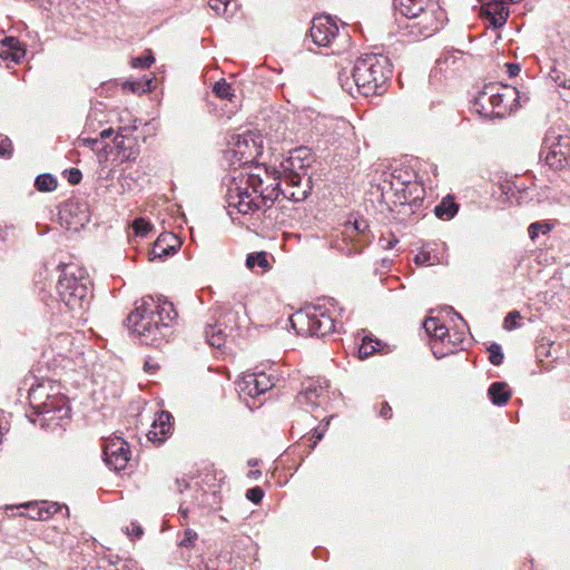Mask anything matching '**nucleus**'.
Segmentation results:
<instances>
[{
	"instance_id": "nucleus-41",
	"label": "nucleus",
	"mask_w": 570,
	"mask_h": 570,
	"mask_svg": "<svg viewBox=\"0 0 570 570\" xmlns=\"http://www.w3.org/2000/svg\"><path fill=\"white\" fill-rule=\"evenodd\" d=\"M488 351L490 353L489 361L491 362V364L495 366L501 365L504 358L501 345L498 343H492L488 347Z\"/></svg>"
},
{
	"instance_id": "nucleus-63",
	"label": "nucleus",
	"mask_w": 570,
	"mask_h": 570,
	"mask_svg": "<svg viewBox=\"0 0 570 570\" xmlns=\"http://www.w3.org/2000/svg\"><path fill=\"white\" fill-rule=\"evenodd\" d=\"M262 472L259 470H252L248 472V478L250 479H258L261 476Z\"/></svg>"
},
{
	"instance_id": "nucleus-28",
	"label": "nucleus",
	"mask_w": 570,
	"mask_h": 570,
	"mask_svg": "<svg viewBox=\"0 0 570 570\" xmlns=\"http://www.w3.org/2000/svg\"><path fill=\"white\" fill-rule=\"evenodd\" d=\"M51 396L49 394L48 389L45 384H37L30 387L28 400L30 403V406L33 410V413L41 406H43V402L48 401V399Z\"/></svg>"
},
{
	"instance_id": "nucleus-53",
	"label": "nucleus",
	"mask_w": 570,
	"mask_h": 570,
	"mask_svg": "<svg viewBox=\"0 0 570 570\" xmlns=\"http://www.w3.org/2000/svg\"><path fill=\"white\" fill-rule=\"evenodd\" d=\"M209 493L207 491H205L204 489L202 488H198L195 490V502L198 507H204L205 504H207V498H208ZM210 495H215V493H210Z\"/></svg>"
},
{
	"instance_id": "nucleus-43",
	"label": "nucleus",
	"mask_w": 570,
	"mask_h": 570,
	"mask_svg": "<svg viewBox=\"0 0 570 570\" xmlns=\"http://www.w3.org/2000/svg\"><path fill=\"white\" fill-rule=\"evenodd\" d=\"M41 501H32L21 504V508L28 510V517L32 520H42L43 513L40 509Z\"/></svg>"
},
{
	"instance_id": "nucleus-23",
	"label": "nucleus",
	"mask_w": 570,
	"mask_h": 570,
	"mask_svg": "<svg viewBox=\"0 0 570 570\" xmlns=\"http://www.w3.org/2000/svg\"><path fill=\"white\" fill-rule=\"evenodd\" d=\"M511 390L505 382L497 381L490 384L488 389V396L492 404L503 406L511 397Z\"/></svg>"
},
{
	"instance_id": "nucleus-44",
	"label": "nucleus",
	"mask_w": 570,
	"mask_h": 570,
	"mask_svg": "<svg viewBox=\"0 0 570 570\" xmlns=\"http://www.w3.org/2000/svg\"><path fill=\"white\" fill-rule=\"evenodd\" d=\"M155 61L151 50H147L144 56L132 59L134 68L146 69L149 68Z\"/></svg>"
},
{
	"instance_id": "nucleus-42",
	"label": "nucleus",
	"mask_w": 570,
	"mask_h": 570,
	"mask_svg": "<svg viewBox=\"0 0 570 570\" xmlns=\"http://www.w3.org/2000/svg\"><path fill=\"white\" fill-rule=\"evenodd\" d=\"M521 318L522 317L519 311L509 312L503 320V328L507 331H512L520 327L519 321Z\"/></svg>"
},
{
	"instance_id": "nucleus-56",
	"label": "nucleus",
	"mask_w": 570,
	"mask_h": 570,
	"mask_svg": "<svg viewBox=\"0 0 570 570\" xmlns=\"http://www.w3.org/2000/svg\"><path fill=\"white\" fill-rule=\"evenodd\" d=\"M391 415H392V407L390 406V404L387 402H383L381 410H380V416H382L383 419H390Z\"/></svg>"
},
{
	"instance_id": "nucleus-62",
	"label": "nucleus",
	"mask_w": 570,
	"mask_h": 570,
	"mask_svg": "<svg viewBox=\"0 0 570 570\" xmlns=\"http://www.w3.org/2000/svg\"><path fill=\"white\" fill-rule=\"evenodd\" d=\"M551 77L554 79V81H556L559 86H561V87H563V88H570V83H568L566 80H560V77H559V76H556V77L551 76Z\"/></svg>"
},
{
	"instance_id": "nucleus-10",
	"label": "nucleus",
	"mask_w": 570,
	"mask_h": 570,
	"mask_svg": "<svg viewBox=\"0 0 570 570\" xmlns=\"http://www.w3.org/2000/svg\"><path fill=\"white\" fill-rule=\"evenodd\" d=\"M128 443L119 436L107 440L104 444V460L115 471L124 470L129 461Z\"/></svg>"
},
{
	"instance_id": "nucleus-20",
	"label": "nucleus",
	"mask_w": 570,
	"mask_h": 570,
	"mask_svg": "<svg viewBox=\"0 0 570 570\" xmlns=\"http://www.w3.org/2000/svg\"><path fill=\"white\" fill-rule=\"evenodd\" d=\"M343 235H346L348 238L354 239L362 244L364 247L371 243V235L368 232V224L365 220H354L353 223L348 222L345 225Z\"/></svg>"
},
{
	"instance_id": "nucleus-11",
	"label": "nucleus",
	"mask_w": 570,
	"mask_h": 570,
	"mask_svg": "<svg viewBox=\"0 0 570 570\" xmlns=\"http://www.w3.org/2000/svg\"><path fill=\"white\" fill-rule=\"evenodd\" d=\"M136 129V125L119 127L114 138L115 147L122 161H134L139 156L140 148L137 139L132 136Z\"/></svg>"
},
{
	"instance_id": "nucleus-37",
	"label": "nucleus",
	"mask_w": 570,
	"mask_h": 570,
	"mask_svg": "<svg viewBox=\"0 0 570 570\" xmlns=\"http://www.w3.org/2000/svg\"><path fill=\"white\" fill-rule=\"evenodd\" d=\"M551 230V225L547 222H534L528 228L529 237L534 240L540 234H548Z\"/></svg>"
},
{
	"instance_id": "nucleus-40",
	"label": "nucleus",
	"mask_w": 570,
	"mask_h": 570,
	"mask_svg": "<svg viewBox=\"0 0 570 570\" xmlns=\"http://www.w3.org/2000/svg\"><path fill=\"white\" fill-rule=\"evenodd\" d=\"M267 265H268V262L266 258V253H264V252L252 253V254H248L246 257V266L250 269L254 268L255 266L266 267Z\"/></svg>"
},
{
	"instance_id": "nucleus-7",
	"label": "nucleus",
	"mask_w": 570,
	"mask_h": 570,
	"mask_svg": "<svg viewBox=\"0 0 570 570\" xmlns=\"http://www.w3.org/2000/svg\"><path fill=\"white\" fill-rule=\"evenodd\" d=\"M312 163V154L311 149L307 147H297L292 153L291 156L282 163L283 170L285 173V178L292 185H298L302 183V175L307 176L306 169Z\"/></svg>"
},
{
	"instance_id": "nucleus-24",
	"label": "nucleus",
	"mask_w": 570,
	"mask_h": 570,
	"mask_svg": "<svg viewBox=\"0 0 570 570\" xmlns=\"http://www.w3.org/2000/svg\"><path fill=\"white\" fill-rule=\"evenodd\" d=\"M431 0H393V6L405 19L421 12Z\"/></svg>"
},
{
	"instance_id": "nucleus-58",
	"label": "nucleus",
	"mask_w": 570,
	"mask_h": 570,
	"mask_svg": "<svg viewBox=\"0 0 570 570\" xmlns=\"http://www.w3.org/2000/svg\"><path fill=\"white\" fill-rule=\"evenodd\" d=\"M11 230H12V226H10V227L6 226L4 228H2L0 226V239L1 240H7V238H8V236H9Z\"/></svg>"
},
{
	"instance_id": "nucleus-14",
	"label": "nucleus",
	"mask_w": 570,
	"mask_h": 570,
	"mask_svg": "<svg viewBox=\"0 0 570 570\" xmlns=\"http://www.w3.org/2000/svg\"><path fill=\"white\" fill-rule=\"evenodd\" d=\"M233 140V148L225 151V158L230 163V165L238 164L239 166H243L253 161V155L249 150V139L246 136L237 135ZM250 142L252 147H255L253 139H250Z\"/></svg>"
},
{
	"instance_id": "nucleus-2",
	"label": "nucleus",
	"mask_w": 570,
	"mask_h": 570,
	"mask_svg": "<svg viewBox=\"0 0 570 570\" xmlns=\"http://www.w3.org/2000/svg\"><path fill=\"white\" fill-rule=\"evenodd\" d=\"M392 77V65L383 55L370 53L358 58L352 70V81L346 79L342 88L350 95L379 96L386 90Z\"/></svg>"
},
{
	"instance_id": "nucleus-35",
	"label": "nucleus",
	"mask_w": 570,
	"mask_h": 570,
	"mask_svg": "<svg viewBox=\"0 0 570 570\" xmlns=\"http://www.w3.org/2000/svg\"><path fill=\"white\" fill-rule=\"evenodd\" d=\"M153 79L147 80H132L124 83V89L134 94H141L151 90Z\"/></svg>"
},
{
	"instance_id": "nucleus-31",
	"label": "nucleus",
	"mask_w": 570,
	"mask_h": 570,
	"mask_svg": "<svg viewBox=\"0 0 570 570\" xmlns=\"http://www.w3.org/2000/svg\"><path fill=\"white\" fill-rule=\"evenodd\" d=\"M62 213L69 215L75 214L77 218L75 222L76 224L83 225L86 222H88V212L86 204L70 200L65 204Z\"/></svg>"
},
{
	"instance_id": "nucleus-6",
	"label": "nucleus",
	"mask_w": 570,
	"mask_h": 570,
	"mask_svg": "<svg viewBox=\"0 0 570 570\" xmlns=\"http://www.w3.org/2000/svg\"><path fill=\"white\" fill-rule=\"evenodd\" d=\"M400 23L402 36L409 41L425 39L438 32L442 26L445 12L434 2H431L421 12Z\"/></svg>"
},
{
	"instance_id": "nucleus-48",
	"label": "nucleus",
	"mask_w": 570,
	"mask_h": 570,
	"mask_svg": "<svg viewBox=\"0 0 570 570\" xmlns=\"http://www.w3.org/2000/svg\"><path fill=\"white\" fill-rule=\"evenodd\" d=\"M12 142L8 137H2L0 140V157L1 158H11L12 156Z\"/></svg>"
},
{
	"instance_id": "nucleus-39",
	"label": "nucleus",
	"mask_w": 570,
	"mask_h": 570,
	"mask_svg": "<svg viewBox=\"0 0 570 570\" xmlns=\"http://www.w3.org/2000/svg\"><path fill=\"white\" fill-rule=\"evenodd\" d=\"M379 345V341H373L372 338L364 337L363 342L358 348L360 358H366L376 352Z\"/></svg>"
},
{
	"instance_id": "nucleus-47",
	"label": "nucleus",
	"mask_w": 570,
	"mask_h": 570,
	"mask_svg": "<svg viewBox=\"0 0 570 570\" xmlns=\"http://www.w3.org/2000/svg\"><path fill=\"white\" fill-rule=\"evenodd\" d=\"M328 424H330V420L327 419L325 421L324 425L313 428V435H312V438H314L315 440L309 445V451L313 450L316 446V444L323 439Z\"/></svg>"
},
{
	"instance_id": "nucleus-4",
	"label": "nucleus",
	"mask_w": 570,
	"mask_h": 570,
	"mask_svg": "<svg viewBox=\"0 0 570 570\" xmlns=\"http://www.w3.org/2000/svg\"><path fill=\"white\" fill-rule=\"evenodd\" d=\"M61 275L57 283L60 301L71 311H81L89 305L91 282L86 271L75 264H61Z\"/></svg>"
},
{
	"instance_id": "nucleus-17",
	"label": "nucleus",
	"mask_w": 570,
	"mask_h": 570,
	"mask_svg": "<svg viewBox=\"0 0 570 570\" xmlns=\"http://www.w3.org/2000/svg\"><path fill=\"white\" fill-rule=\"evenodd\" d=\"M179 242L173 233H165L159 235L157 240L154 243L151 250L149 252V259L156 258L164 259L177 252Z\"/></svg>"
},
{
	"instance_id": "nucleus-34",
	"label": "nucleus",
	"mask_w": 570,
	"mask_h": 570,
	"mask_svg": "<svg viewBox=\"0 0 570 570\" xmlns=\"http://www.w3.org/2000/svg\"><path fill=\"white\" fill-rule=\"evenodd\" d=\"M35 186L39 191H53L58 186V181L50 174H40L36 177Z\"/></svg>"
},
{
	"instance_id": "nucleus-32",
	"label": "nucleus",
	"mask_w": 570,
	"mask_h": 570,
	"mask_svg": "<svg viewBox=\"0 0 570 570\" xmlns=\"http://www.w3.org/2000/svg\"><path fill=\"white\" fill-rule=\"evenodd\" d=\"M283 179L292 188L296 187V189L292 190V191H286L285 190V193H284V197L285 198H288V199H291V200H293L295 203H299V202L305 200L308 197L309 191L312 189V187H311V177H307L306 188H301L299 187L301 183L298 185H292L285 177Z\"/></svg>"
},
{
	"instance_id": "nucleus-46",
	"label": "nucleus",
	"mask_w": 570,
	"mask_h": 570,
	"mask_svg": "<svg viewBox=\"0 0 570 570\" xmlns=\"http://www.w3.org/2000/svg\"><path fill=\"white\" fill-rule=\"evenodd\" d=\"M197 532L193 529H186L184 532V538L180 540L179 546L184 548H191L197 540Z\"/></svg>"
},
{
	"instance_id": "nucleus-16",
	"label": "nucleus",
	"mask_w": 570,
	"mask_h": 570,
	"mask_svg": "<svg viewBox=\"0 0 570 570\" xmlns=\"http://www.w3.org/2000/svg\"><path fill=\"white\" fill-rule=\"evenodd\" d=\"M173 415L167 411H161L156 416L147 438L153 443L161 444L173 432Z\"/></svg>"
},
{
	"instance_id": "nucleus-12",
	"label": "nucleus",
	"mask_w": 570,
	"mask_h": 570,
	"mask_svg": "<svg viewBox=\"0 0 570 570\" xmlns=\"http://www.w3.org/2000/svg\"><path fill=\"white\" fill-rule=\"evenodd\" d=\"M338 32V28L330 16H320L313 19L309 37L318 47H326Z\"/></svg>"
},
{
	"instance_id": "nucleus-27",
	"label": "nucleus",
	"mask_w": 570,
	"mask_h": 570,
	"mask_svg": "<svg viewBox=\"0 0 570 570\" xmlns=\"http://www.w3.org/2000/svg\"><path fill=\"white\" fill-rule=\"evenodd\" d=\"M332 247L346 256L360 254L364 248L362 244L348 238L346 235H343L341 239L333 240Z\"/></svg>"
},
{
	"instance_id": "nucleus-18",
	"label": "nucleus",
	"mask_w": 570,
	"mask_h": 570,
	"mask_svg": "<svg viewBox=\"0 0 570 570\" xmlns=\"http://www.w3.org/2000/svg\"><path fill=\"white\" fill-rule=\"evenodd\" d=\"M26 56V48L14 37H6L0 41V59L19 63Z\"/></svg>"
},
{
	"instance_id": "nucleus-61",
	"label": "nucleus",
	"mask_w": 570,
	"mask_h": 570,
	"mask_svg": "<svg viewBox=\"0 0 570 570\" xmlns=\"http://www.w3.org/2000/svg\"><path fill=\"white\" fill-rule=\"evenodd\" d=\"M179 492H183L185 489L189 488V484L185 480H176Z\"/></svg>"
},
{
	"instance_id": "nucleus-21",
	"label": "nucleus",
	"mask_w": 570,
	"mask_h": 570,
	"mask_svg": "<svg viewBox=\"0 0 570 570\" xmlns=\"http://www.w3.org/2000/svg\"><path fill=\"white\" fill-rule=\"evenodd\" d=\"M204 333L208 344L217 348L222 347L227 337L232 334L225 330L219 321H216L214 324H207Z\"/></svg>"
},
{
	"instance_id": "nucleus-59",
	"label": "nucleus",
	"mask_w": 570,
	"mask_h": 570,
	"mask_svg": "<svg viewBox=\"0 0 570 570\" xmlns=\"http://www.w3.org/2000/svg\"><path fill=\"white\" fill-rule=\"evenodd\" d=\"M81 140L85 146H88L92 149L99 142V140L97 138H82Z\"/></svg>"
},
{
	"instance_id": "nucleus-45",
	"label": "nucleus",
	"mask_w": 570,
	"mask_h": 570,
	"mask_svg": "<svg viewBox=\"0 0 570 570\" xmlns=\"http://www.w3.org/2000/svg\"><path fill=\"white\" fill-rule=\"evenodd\" d=\"M40 509L43 513L42 520H47L56 514L61 509V507L56 502L41 501Z\"/></svg>"
},
{
	"instance_id": "nucleus-3",
	"label": "nucleus",
	"mask_w": 570,
	"mask_h": 570,
	"mask_svg": "<svg viewBox=\"0 0 570 570\" xmlns=\"http://www.w3.org/2000/svg\"><path fill=\"white\" fill-rule=\"evenodd\" d=\"M223 185L226 186L227 207L236 208L239 214L247 215L261 209L257 197L253 198L252 193L261 196L263 179L259 174L245 173L243 170L226 175L223 178Z\"/></svg>"
},
{
	"instance_id": "nucleus-29",
	"label": "nucleus",
	"mask_w": 570,
	"mask_h": 570,
	"mask_svg": "<svg viewBox=\"0 0 570 570\" xmlns=\"http://www.w3.org/2000/svg\"><path fill=\"white\" fill-rule=\"evenodd\" d=\"M284 193L285 190L281 188V184L277 181L262 189L261 196H257V202L261 204V208L263 206L271 207L281 194L284 196Z\"/></svg>"
},
{
	"instance_id": "nucleus-13",
	"label": "nucleus",
	"mask_w": 570,
	"mask_h": 570,
	"mask_svg": "<svg viewBox=\"0 0 570 570\" xmlns=\"http://www.w3.org/2000/svg\"><path fill=\"white\" fill-rule=\"evenodd\" d=\"M422 188L416 184H403L401 190L395 191V200L393 202L394 206H400L401 209L399 214L410 215L415 212L422 204V198L419 194H416Z\"/></svg>"
},
{
	"instance_id": "nucleus-5",
	"label": "nucleus",
	"mask_w": 570,
	"mask_h": 570,
	"mask_svg": "<svg viewBox=\"0 0 570 570\" xmlns=\"http://www.w3.org/2000/svg\"><path fill=\"white\" fill-rule=\"evenodd\" d=\"M335 305V299L328 298L324 304L306 306L293 315L292 326L298 333L304 332L309 336L324 337L336 331L333 314Z\"/></svg>"
},
{
	"instance_id": "nucleus-57",
	"label": "nucleus",
	"mask_w": 570,
	"mask_h": 570,
	"mask_svg": "<svg viewBox=\"0 0 570 570\" xmlns=\"http://www.w3.org/2000/svg\"><path fill=\"white\" fill-rule=\"evenodd\" d=\"M144 531L139 524H132V532L130 535L135 539H139L142 535Z\"/></svg>"
},
{
	"instance_id": "nucleus-52",
	"label": "nucleus",
	"mask_w": 570,
	"mask_h": 570,
	"mask_svg": "<svg viewBox=\"0 0 570 570\" xmlns=\"http://www.w3.org/2000/svg\"><path fill=\"white\" fill-rule=\"evenodd\" d=\"M439 324L440 323L436 318L429 317L424 321L423 327H424V331L426 332V334H429L432 337L434 333H438Z\"/></svg>"
},
{
	"instance_id": "nucleus-22",
	"label": "nucleus",
	"mask_w": 570,
	"mask_h": 570,
	"mask_svg": "<svg viewBox=\"0 0 570 570\" xmlns=\"http://www.w3.org/2000/svg\"><path fill=\"white\" fill-rule=\"evenodd\" d=\"M323 386L316 382H309V384L296 396V402L301 406L315 407L318 405V399L323 393Z\"/></svg>"
},
{
	"instance_id": "nucleus-54",
	"label": "nucleus",
	"mask_w": 570,
	"mask_h": 570,
	"mask_svg": "<svg viewBox=\"0 0 570 570\" xmlns=\"http://www.w3.org/2000/svg\"><path fill=\"white\" fill-rule=\"evenodd\" d=\"M430 261H431V255L429 252H421V253L416 254L414 257V263L416 265H424V264L431 265L432 263Z\"/></svg>"
},
{
	"instance_id": "nucleus-15",
	"label": "nucleus",
	"mask_w": 570,
	"mask_h": 570,
	"mask_svg": "<svg viewBox=\"0 0 570 570\" xmlns=\"http://www.w3.org/2000/svg\"><path fill=\"white\" fill-rule=\"evenodd\" d=\"M481 16L492 29L502 28L509 18V9L503 1H490L482 6Z\"/></svg>"
},
{
	"instance_id": "nucleus-55",
	"label": "nucleus",
	"mask_w": 570,
	"mask_h": 570,
	"mask_svg": "<svg viewBox=\"0 0 570 570\" xmlns=\"http://www.w3.org/2000/svg\"><path fill=\"white\" fill-rule=\"evenodd\" d=\"M505 67L510 78L517 77L521 70L520 66L513 62L505 63Z\"/></svg>"
},
{
	"instance_id": "nucleus-26",
	"label": "nucleus",
	"mask_w": 570,
	"mask_h": 570,
	"mask_svg": "<svg viewBox=\"0 0 570 570\" xmlns=\"http://www.w3.org/2000/svg\"><path fill=\"white\" fill-rule=\"evenodd\" d=\"M219 321L225 330H227L229 333H233L235 330H238L243 322L245 321V316L240 315V312L233 308H227L224 311V313L220 314Z\"/></svg>"
},
{
	"instance_id": "nucleus-1",
	"label": "nucleus",
	"mask_w": 570,
	"mask_h": 570,
	"mask_svg": "<svg viewBox=\"0 0 570 570\" xmlns=\"http://www.w3.org/2000/svg\"><path fill=\"white\" fill-rule=\"evenodd\" d=\"M178 316L173 303L159 296H145L126 318V326L141 344L159 346L173 334V323Z\"/></svg>"
},
{
	"instance_id": "nucleus-19",
	"label": "nucleus",
	"mask_w": 570,
	"mask_h": 570,
	"mask_svg": "<svg viewBox=\"0 0 570 570\" xmlns=\"http://www.w3.org/2000/svg\"><path fill=\"white\" fill-rule=\"evenodd\" d=\"M245 390L250 396H257L273 387V383L265 373L248 374L244 377Z\"/></svg>"
},
{
	"instance_id": "nucleus-64",
	"label": "nucleus",
	"mask_w": 570,
	"mask_h": 570,
	"mask_svg": "<svg viewBox=\"0 0 570 570\" xmlns=\"http://www.w3.org/2000/svg\"><path fill=\"white\" fill-rule=\"evenodd\" d=\"M188 508L184 507V504L181 503L180 507H179V512L181 513L183 518H187L188 515Z\"/></svg>"
},
{
	"instance_id": "nucleus-50",
	"label": "nucleus",
	"mask_w": 570,
	"mask_h": 570,
	"mask_svg": "<svg viewBox=\"0 0 570 570\" xmlns=\"http://www.w3.org/2000/svg\"><path fill=\"white\" fill-rule=\"evenodd\" d=\"M65 176L69 184L71 185H78L82 179V174L77 168H70L65 171Z\"/></svg>"
},
{
	"instance_id": "nucleus-33",
	"label": "nucleus",
	"mask_w": 570,
	"mask_h": 570,
	"mask_svg": "<svg viewBox=\"0 0 570 570\" xmlns=\"http://www.w3.org/2000/svg\"><path fill=\"white\" fill-rule=\"evenodd\" d=\"M494 89H495L494 85L485 86L484 90L475 99V106L481 105V100H483L488 97V100L491 104L493 109L500 107L503 102L504 94L494 92L493 91Z\"/></svg>"
},
{
	"instance_id": "nucleus-60",
	"label": "nucleus",
	"mask_w": 570,
	"mask_h": 570,
	"mask_svg": "<svg viewBox=\"0 0 570 570\" xmlns=\"http://www.w3.org/2000/svg\"><path fill=\"white\" fill-rule=\"evenodd\" d=\"M114 132H115V131H114V129H112V128H107V129H104V130L100 132V137H101L102 139H105V138H109V137H111V136L114 135Z\"/></svg>"
},
{
	"instance_id": "nucleus-9",
	"label": "nucleus",
	"mask_w": 570,
	"mask_h": 570,
	"mask_svg": "<svg viewBox=\"0 0 570 570\" xmlns=\"http://www.w3.org/2000/svg\"><path fill=\"white\" fill-rule=\"evenodd\" d=\"M70 407L63 397L51 395L48 401L43 402V406L39 407L33 414L41 417L40 425L50 426L62 425L65 420L69 417Z\"/></svg>"
},
{
	"instance_id": "nucleus-8",
	"label": "nucleus",
	"mask_w": 570,
	"mask_h": 570,
	"mask_svg": "<svg viewBox=\"0 0 570 570\" xmlns=\"http://www.w3.org/2000/svg\"><path fill=\"white\" fill-rule=\"evenodd\" d=\"M544 155V163L554 170L564 169L570 166V148L568 144L561 142V136L551 137L550 134L543 140L541 154Z\"/></svg>"
},
{
	"instance_id": "nucleus-51",
	"label": "nucleus",
	"mask_w": 570,
	"mask_h": 570,
	"mask_svg": "<svg viewBox=\"0 0 570 570\" xmlns=\"http://www.w3.org/2000/svg\"><path fill=\"white\" fill-rule=\"evenodd\" d=\"M229 0H208V6L217 13L222 14L226 12Z\"/></svg>"
},
{
	"instance_id": "nucleus-38",
	"label": "nucleus",
	"mask_w": 570,
	"mask_h": 570,
	"mask_svg": "<svg viewBox=\"0 0 570 570\" xmlns=\"http://www.w3.org/2000/svg\"><path fill=\"white\" fill-rule=\"evenodd\" d=\"M131 227H132L135 236H137V237H146L153 228L151 224L141 217L136 218L132 222Z\"/></svg>"
},
{
	"instance_id": "nucleus-36",
	"label": "nucleus",
	"mask_w": 570,
	"mask_h": 570,
	"mask_svg": "<svg viewBox=\"0 0 570 570\" xmlns=\"http://www.w3.org/2000/svg\"><path fill=\"white\" fill-rule=\"evenodd\" d=\"M213 91L220 99L232 100L234 97V90L225 79L216 81L213 87Z\"/></svg>"
},
{
	"instance_id": "nucleus-30",
	"label": "nucleus",
	"mask_w": 570,
	"mask_h": 570,
	"mask_svg": "<svg viewBox=\"0 0 570 570\" xmlns=\"http://www.w3.org/2000/svg\"><path fill=\"white\" fill-rule=\"evenodd\" d=\"M459 206L455 204L451 196L442 199L440 204L434 207V214L441 219H451L458 213Z\"/></svg>"
},
{
	"instance_id": "nucleus-49",
	"label": "nucleus",
	"mask_w": 570,
	"mask_h": 570,
	"mask_svg": "<svg viewBox=\"0 0 570 570\" xmlns=\"http://www.w3.org/2000/svg\"><path fill=\"white\" fill-rule=\"evenodd\" d=\"M246 498L253 503H259L264 498V491L261 487H254L246 491Z\"/></svg>"
},
{
	"instance_id": "nucleus-25",
	"label": "nucleus",
	"mask_w": 570,
	"mask_h": 570,
	"mask_svg": "<svg viewBox=\"0 0 570 570\" xmlns=\"http://www.w3.org/2000/svg\"><path fill=\"white\" fill-rule=\"evenodd\" d=\"M432 337L433 342L431 343V350L436 358H443L449 353L453 352L451 347L444 350L443 347L440 346L445 342L446 338L450 341L449 330L445 325L440 323L438 326V333H434Z\"/></svg>"
}]
</instances>
